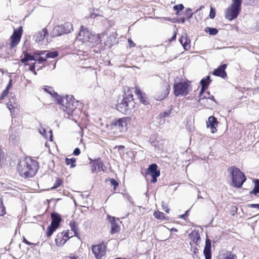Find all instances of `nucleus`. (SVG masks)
Segmentation results:
<instances>
[{
	"label": "nucleus",
	"instance_id": "nucleus-1",
	"mask_svg": "<svg viewBox=\"0 0 259 259\" xmlns=\"http://www.w3.org/2000/svg\"><path fill=\"white\" fill-rule=\"evenodd\" d=\"M44 90L56 98L58 103L61 105L62 110L66 112L68 118L76 122L77 118L79 114L81 113V111L79 109L76 108L78 102L75 100L73 96H59L50 87L45 88Z\"/></svg>",
	"mask_w": 259,
	"mask_h": 259
},
{
	"label": "nucleus",
	"instance_id": "nucleus-2",
	"mask_svg": "<svg viewBox=\"0 0 259 259\" xmlns=\"http://www.w3.org/2000/svg\"><path fill=\"white\" fill-rule=\"evenodd\" d=\"M37 169V162L30 158H26L23 161H21L18 166V170L20 175L24 178L33 177L35 175Z\"/></svg>",
	"mask_w": 259,
	"mask_h": 259
},
{
	"label": "nucleus",
	"instance_id": "nucleus-3",
	"mask_svg": "<svg viewBox=\"0 0 259 259\" xmlns=\"http://www.w3.org/2000/svg\"><path fill=\"white\" fill-rule=\"evenodd\" d=\"M228 171L231 177V185L235 188H241L246 179L244 174L236 166L229 167Z\"/></svg>",
	"mask_w": 259,
	"mask_h": 259
},
{
	"label": "nucleus",
	"instance_id": "nucleus-4",
	"mask_svg": "<svg viewBox=\"0 0 259 259\" xmlns=\"http://www.w3.org/2000/svg\"><path fill=\"white\" fill-rule=\"evenodd\" d=\"M129 121L128 117H123L113 120L110 125L112 132L119 136L122 133L125 132L127 129V125Z\"/></svg>",
	"mask_w": 259,
	"mask_h": 259
},
{
	"label": "nucleus",
	"instance_id": "nucleus-5",
	"mask_svg": "<svg viewBox=\"0 0 259 259\" xmlns=\"http://www.w3.org/2000/svg\"><path fill=\"white\" fill-rule=\"evenodd\" d=\"M133 104V95L127 91L123 95L122 99L116 105L117 109L123 114H126L130 109V106Z\"/></svg>",
	"mask_w": 259,
	"mask_h": 259
},
{
	"label": "nucleus",
	"instance_id": "nucleus-6",
	"mask_svg": "<svg viewBox=\"0 0 259 259\" xmlns=\"http://www.w3.org/2000/svg\"><path fill=\"white\" fill-rule=\"evenodd\" d=\"M241 0H232V4L225 11V18L229 21L236 18L241 11Z\"/></svg>",
	"mask_w": 259,
	"mask_h": 259
},
{
	"label": "nucleus",
	"instance_id": "nucleus-7",
	"mask_svg": "<svg viewBox=\"0 0 259 259\" xmlns=\"http://www.w3.org/2000/svg\"><path fill=\"white\" fill-rule=\"evenodd\" d=\"M105 36V34H101V35L98 34L93 35L88 30L84 28L83 26H81V30L78 35L79 39L83 42H93L94 39H97L98 41L100 43L102 42Z\"/></svg>",
	"mask_w": 259,
	"mask_h": 259
},
{
	"label": "nucleus",
	"instance_id": "nucleus-8",
	"mask_svg": "<svg viewBox=\"0 0 259 259\" xmlns=\"http://www.w3.org/2000/svg\"><path fill=\"white\" fill-rule=\"evenodd\" d=\"M52 222L47 229L46 234L48 237H50L53 232L59 227L62 221L61 215L57 212H53L51 214Z\"/></svg>",
	"mask_w": 259,
	"mask_h": 259
},
{
	"label": "nucleus",
	"instance_id": "nucleus-9",
	"mask_svg": "<svg viewBox=\"0 0 259 259\" xmlns=\"http://www.w3.org/2000/svg\"><path fill=\"white\" fill-rule=\"evenodd\" d=\"M189 84L185 81L175 83L174 85V94L176 96H186L188 94Z\"/></svg>",
	"mask_w": 259,
	"mask_h": 259
},
{
	"label": "nucleus",
	"instance_id": "nucleus-10",
	"mask_svg": "<svg viewBox=\"0 0 259 259\" xmlns=\"http://www.w3.org/2000/svg\"><path fill=\"white\" fill-rule=\"evenodd\" d=\"M157 164L153 163L149 166L146 171V175L152 177L151 182L153 183L157 182V178L160 176V171L157 169Z\"/></svg>",
	"mask_w": 259,
	"mask_h": 259
},
{
	"label": "nucleus",
	"instance_id": "nucleus-11",
	"mask_svg": "<svg viewBox=\"0 0 259 259\" xmlns=\"http://www.w3.org/2000/svg\"><path fill=\"white\" fill-rule=\"evenodd\" d=\"M92 251L97 259H100L105 254L106 246L103 243L93 245Z\"/></svg>",
	"mask_w": 259,
	"mask_h": 259
},
{
	"label": "nucleus",
	"instance_id": "nucleus-12",
	"mask_svg": "<svg viewBox=\"0 0 259 259\" xmlns=\"http://www.w3.org/2000/svg\"><path fill=\"white\" fill-rule=\"evenodd\" d=\"M22 28L21 27L14 31L13 35L11 37V48L15 47L20 42L22 35Z\"/></svg>",
	"mask_w": 259,
	"mask_h": 259
},
{
	"label": "nucleus",
	"instance_id": "nucleus-13",
	"mask_svg": "<svg viewBox=\"0 0 259 259\" xmlns=\"http://www.w3.org/2000/svg\"><path fill=\"white\" fill-rule=\"evenodd\" d=\"M10 96L11 97L9 98V101L7 103V106L10 111L12 116L14 117L15 113H17V112L18 105L16 103V99L12 94H11Z\"/></svg>",
	"mask_w": 259,
	"mask_h": 259
},
{
	"label": "nucleus",
	"instance_id": "nucleus-14",
	"mask_svg": "<svg viewBox=\"0 0 259 259\" xmlns=\"http://www.w3.org/2000/svg\"><path fill=\"white\" fill-rule=\"evenodd\" d=\"M68 234H65L64 232L58 233L55 239L56 245L59 246L64 245L68 240Z\"/></svg>",
	"mask_w": 259,
	"mask_h": 259
},
{
	"label": "nucleus",
	"instance_id": "nucleus-15",
	"mask_svg": "<svg viewBox=\"0 0 259 259\" xmlns=\"http://www.w3.org/2000/svg\"><path fill=\"white\" fill-rule=\"evenodd\" d=\"M104 165L102 161L99 159L94 160L92 165V172H98L101 171H104Z\"/></svg>",
	"mask_w": 259,
	"mask_h": 259
},
{
	"label": "nucleus",
	"instance_id": "nucleus-16",
	"mask_svg": "<svg viewBox=\"0 0 259 259\" xmlns=\"http://www.w3.org/2000/svg\"><path fill=\"white\" fill-rule=\"evenodd\" d=\"M227 68V64H224L220 65L217 69H215L212 74L225 78L227 76V73L225 70Z\"/></svg>",
	"mask_w": 259,
	"mask_h": 259
},
{
	"label": "nucleus",
	"instance_id": "nucleus-17",
	"mask_svg": "<svg viewBox=\"0 0 259 259\" xmlns=\"http://www.w3.org/2000/svg\"><path fill=\"white\" fill-rule=\"evenodd\" d=\"M71 230H67L65 234H68V239L73 236H77L78 235V226L73 221L70 222L69 224Z\"/></svg>",
	"mask_w": 259,
	"mask_h": 259
},
{
	"label": "nucleus",
	"instance_id": "nucleus-18",
	"mask_svg": "<svg viewBox=\"0 0 259 259\" xmlns=\"http://www.w3.org/2000/svg\"><path fill=\"white\" fill-rule=\"evenodd\" d=\"M108 218H109V221L111 225V233L112 234H114L118 232L120 230V227L116 223L117 220L118 221V219H116L114 217H110L109 215H108Z\"/></svg>",
	"mask_w": 259,
	"mask_h": 259
},
{
	"label": "nucleus",
	"instance_id": "nucleus-19",
	"mask_svg": "<svg viewBox=\"0 0 259 259\" xmlns=\"http://www.w3.org/2000/svg\"><path fill=\"white\" fill-rule=\"evenodd\" d=\"M206 124L207 126L210 128L212 133H214L217 131L216 126H218V122L214 116H210Z\"/></svg>",
	"mask_w": 259,
	"mask_h": 259
},
{
	"label": "nucleus",
	"instance_id": "nucleus-20",
	"mask_svg": "<svg viewBox=\"0 0 259 259\" xmlns=\"http://www.w3.org/2000/svg\"><path fill=\"white\" fill-rule=\"evenodd\" d=\"M237 256L232 252L227 250L222 251L217 259H236Z\"/></svg>",
	"mask_w": 259,
	"mask_h": 259
},
{
	"label": "nucleus",
	"instance_id": "nucleus-21",
	"mask_svg": "<svg viewBox=\"0 0 259 259\" xmlns=\"http://www.w3.org/2000/svg\"><path fill=\"white\" fill-rule=\"evenodd\" d=\"M189 237L195 244H199L201 238L198 231H192L189 234Z\"/></svg>",
	"mask_w": 259,
	"mask_h": 259
},
{
	"label": "nucleus",
	"instance_id": "nucleus-22",
	"mask_svg": "<svg viewBox=\"0 0 259 259\" xmlns=\"http://www.w3.org/2000/svg\"><path fill=\"white\" fill-rule=\"evenodd\" d=\"M211 240L207 238L205 241V244L203 251L205 257L211 256Z\"/></svg>",
	"mask_w": 259,
	"mask_h": 259
},
{
	"label": "nucleus",
	"instance_id": "nucleus-23",
	"mask_svg": "<svg viewBox=\"0 0 259 259\" xmlns=\"http://www.w3.org/2000/svg\"><path fill=\"white\" fill-rule=\"evenodd\" d=\"M48 34L47 29L44 28L41 31L37 32L35 34V41L37 42H40L44 40L46 35Z\"/></svg>",
	"mask_w": 259,
	"mask_h": 259
},
{
	"label": "nucleus",
	"instance_id": "nucleus-24",
	"mask_svg": "<svg viewBox=\"0 0 259 259\" xmlns=\"http://www.w3.org/2000/svg\"><path fill=\"white\" fill-rule=\"evenodd\" d=\"M208 100H211L212 101H214L215 103H217V102L215 100L214 97L213 96H211L210 97H209V96L207 97L206 95L204 96L203 97H201V98H200L199 99L198 102L199 104H200L201 105H203L204 106H205L207 108H209V106L208 104H206L205 103V101L206 102H208Z\"/></svg>",
	"mask_w": 259,
	"mask_h": 259
},
{
	"label": "nucleus",
	"instance_id": "nucleus-25",
	"mask_svg": "<svg viewBox=\"0 0 259 259\" xmlns=\"http://www.w3.org/2000/svg\"><path fill=\"white\" fill-rule=\"evenodd\" d=\"M180 42L185 50H188L190 49L191 41L190 39L187 37V35L185 36H182L181 38L180 39Z\"/></svg>",
	"mask_w": 259,
	"mask_h": 259
},
{
	"label": "nucleus",
	"instance_id": "nucleus-26",
	"mask_svg": "<svg viewBox=\"0 0 259 259\" xmlns=\"http://www.w3.org/2000/svg\"><path fill=\"white\" fill-rule=\"evenodd\" d=\"M63 31L62 25L56 26L51 32V35L53 37L59 36L64 33Z\"/></svg>",
	"mask_w": 259,
	"mask_h": 259
},
{
	"label": "nucleus",
	"instance_id": "nucleus-27",
	"mask_svg": "<svg viewBox=\"0 0 259 259\" xmlns=\"http://www.w3.org/2000/svg\"><path fill=\"white\" fill-rule=\"evenodd\" d=\"M36 59V57L35 56L34 54L31 55V54L25 53L24 54V57L21 59V62L22 63H25V65H28L27 63H26L27 62L30 60H34Z\"/></svg>",
	"mask_w": 259,
	"mask_h": 259
},
{
	"label": "nucleus",
	"instance_id": "nucleus-28",
	"mask_svg": "<svg viewBox=\"0 0 259 259\" xmlns=\"http://www.w3.org/2000/svg\"><path fill=\"white\" fill-rule=\"evenodd\" d=\"M64 33H68L73 30V25L70 22H66L62 25Z\"/></svg>",
	"mask_w": 259,
	"mask_h": 259
},
{
	"label": "nucleus",
	"instance_id": "nucleus-29",
	"mask_svg": "<svg viewBox=\"0 0 259 259\" xmlns=\"http://www.w3.org/2000/svg\"><path fill=\"white\" fill-rule=\"evenodd\" d=\"M115 41L116 36L114 35V34H112L108 37L106 42H105V44L107 47L110 48L113 44V43L115 42Z\"/></svg>",
	"mask_w": 259,
	"mask_h": 259
},
{
	"label": "nucleus",
	"instance_id": "nucleus-30",
	"mask_svg": "<svg viewBox=\"0 0 259 259\" xmlns=\"http://www.w3.org/2000/svg\"><path fill=\"white\" fill-rule=\"evenodd\" d=\"M254 187L252 190L250 191V194H256L259 193V180L255 179L253 181Z\"/></svg>",
	"mask_w": 259,
	"mask_h": 259
},
{
	"label": "nucleus",
	"instance_id": "nucleus-31",
	"mask_svg": "<svg viewBox=\"0 0 259 259\" xmlns=\"http://www.w3.org/2000/svg\"><path fill=\"white\" fill-rule=\"evenodd\" d=\"M76 159L74 158H65V163L67 165H70V167L73 168L75 166Z\"/></svg>",
	"mask_w": 259,
	"mask_h": 259
},
{
	"label": "nucleus",
	"instance_id": "nucleus-32",
	"mask_svg": "<svg viewBox=\"0 0 259 259\" xmlns=\"http://www.w3.org/2000/svg\"><path fill=\"white\" fill-rule=\"evenodd\" d=\"M205 31L208 32L210 35H214L218 33V30L215 28L207 27L205 28Z\"/></svg>",
	"mask_w": 259,
	"mask_h": 259
},
{
	"label": "nucleus",
	"instance_id": "nucleus-33",
	"mask_svg": "<svg viewBox=\"0 0 259 259\" xmlns=\"http://www.w3.org/2000/svg\"><path fill=\"white\" fill-rule=\"evenodd\" d=\"M58 55L57 51L49 52L47 51L46 54V58H54Z\"/></svg>",
	"mask_w": 259,
	"mask_h": 259
},
{
	"label": "nucleus",
	"instance_id": "nucleus-34",
	"mask_svg": "<svg viewBox=\"0 0 259 259\" xmlns=\"http://www.w3.org/2000/svg\"><path fill=\"white\" fill-rule=\"evenodd\" d=\"M211 80L210 79V76H207L206 78H203L201 79L200 81L201 85L202 86V85H206V87L207 88V87L209 85V83L210 82Z\"/></svg>",
	"mask_w": 259,
	"mask_h": 259
},
{
	"label": "nucleus",
	"instance_id": "nucleus-35",
	"mask_svg": "<svg viewBox=\"0 0 259 259\" xmlns=\"http://www.w3.org/2000/svg\"><path fill=\"white\" fill-rule=\"evenodd\" d=\"M155 218L157 219H164V214L163 212L160 211H155L153 214Z\"/></svg>",
	"mask_w": 259,
	"mask_h": 259
},
{
	"label": "nucleus",
	"instance_id": "nucleus-36",
	"mask_svg": "<svg viewBox=\"0 0 259 259\" xmlns=\"http://www.w3.org/2000/svg\"><path fill=\"white\" fill-rule=\"evenodd\" d=\"M6 213L5 207L4 206L2 197L0 196V216H3Z\"/></svg>",
	"mask_w": 259,
	"mask_h": 259
},
{
	"label": "nucleus",
	"instance_id": "nucleus-37",
	"mask_svg": "<svg viewBox=\"0 0 259 259\" xmlns=\"http://www.w3.org/2000/svg\"><path fill=\"white\" fill-rule=\"evenodd\" d=\"M38 132L42 136H43L46 139H48V137L47 135H46V131L45 128L41 126H40L38 129Z\"/></svg>",
	"mask_w": 259,
	"mask_h": 259
},
{
	"label": "nucleus",
	"instance_id": "nucleus-38",
	"mask_svg": "<svg viewBox=\"0 0 259 259\" xmlns=\"http://www.w3.org/2000/svg\"><path fill=\"white\" fill-rule=\"evenodd\" d=\"M35 61L37 62L38 63L43 64L47 61V58L46 57L45 58L43 57L42 56L37 57H36V59Z\"/></svg>",
	"mask_w": 259,
	"mask_h": 259
},
{
	"label": "nucleus",
	"instance_id": "nucleus-39",
	"mask_svg": "<svg viewBox=\"0 0 259 259\" xmlns=\"http://www.w3.org/2000/svg\"><path fill=\"white\" fill-rule=\"evenodd\" d=\"M47 52V51L37 50V51L34 52V54L35 57H37L42 56L43 55H45Z\"/></svg>",
	"mask_w": 259,
	"mask_h": 259
},
{
	"label": "nucleus",
	"instance_id": "nucleus-40",
	"mask_svg": "<svg viewBox=\"0 0 259 259\" xmlns=\"http://www.w3.org/2000/svg\"><path fill=\"white\" fill-rule=\"evenodd\" d=\"M62 181L60 179L57 178L54 185V186L52 187L51 189H54L59 187L62 184Z\"/></svg>",
	"mask_w": 259,
	"mask_h": 259
},
{
	"label": "nucleus",
	"instance_id": "nucleus-41",
	"mask_svg": "<svg viewBox=\"0 0 259 259\" xmlns=\"http://www.w3.org/2000/svg\"><path fill=\"white\" fill-rule=\"evenodd\" d=\"M170 89V85H167L166 86V90L165 91V93H164V96L163 97L161 98L160 99H159V100H161V99H163V98H165L166 96H168V95L169 94V90Z\"/></svg>",
	"mask_w": 259,
	"mask_h": 259
},
{
	"label": "nucleus",
	"instance_id": "nucleus-42",
	"mask_svg": "<svg viewBox=\"0 0 259 259\" xmlns=\"http://www.w3.org/2000/svg\"><path fill=\"white\" fill-rule=\"evenodd\" d=\"M170 113H171L170 110L166 111L164 112L163 113H160L159 114V117L160 118H164L165 117H167L169 116V115L170 114Z\"/></svg>",
	"mask_w": 259,
	"mask_h": 259
},
{
	"label": "nucleus",
	"instance_id": "nucleus-43",
	"mask_svg": "<svg viewBox=\"0 0 259 259\" xmlns=\"http://www.w3.org/2000/svg\"><path fill=\"white\" fill-rule=\"evenodd\" d=\"M9 92L7 90H4L1 94L0 96V101L3 100L8 95Z\"/></svg>",
	"mask_w": 259,
	"mask_h": 259
},
{
	"label": "nucleus",
	"instance_id": "nucleus-44",
	"mask_svg": "<svg viewBox=\"0 0 259 259\" xmlns=\"http://www.w3.org/2000/svg\"><path fill=\"white\" fill-rule=\"evenodd\" d=\"M215 10L212 7H211L209 16L210 19H213L215 17Z\"/></svg>",
	"mask_w": 259,
	"mask_h": 259
},
{
	"label": "nucleus",
	"instance_id": "nucleus-45",
	"mask_svg": "<svg viewBox=\"0 0 259 259\" xmlns=\"http://www.w3.org/2000/svg\"><path fill=\"white\" fill-rule=\"evenodd\" d=\"M135 93L138 96L139 98H141V99H142V94L140 89L136 87L135 89Z\"/></svg>",
	"mask_w": 259,
	"mask_h": 259
},
{
	"label": "nucleus",
	"instance_id": "nucleus-46",
	"mask_svg": "<svg viewBox=\"0 0 259 259\" xmlns=\"http://www.w3.org/2000/svg\"><path fill=\"white\" fill-rule=\"evenodd\" d=\"M184 6L182 4H179V5H175L174 7V9L175 10L181 11V10H182L184 9Z\"/></svg>",
	"mask_w": 259,
	"mask_h": 259
},
{
	"label": "nucleus",
	"instance_id": "nucleus-47",
	"mask_svg": "<svg viewBox=\"0 0 259 259\" xmlns=\"http://www.w3.org/2000/svg\"><path fill=\"white\" fill-rule=\"evenodd\" d=\"M162 207L163 208V209L167 213H169V208H168L167 205L166 203L162 202Z\"/></svg>",
	"mask_w": 259,
	"mask_h": 259
},
{
	"label": "nucleus",
	"instance_id": "nucleus-48",
	"mask_svg": "<svg viewBox=\"0 0 259 259\" xmlns=\"http://www.w3.org/2000/svg\"><path fill=\"white\" fill-rule=\"evenodd\" d=\"M207 88L206 87V85H202V86H201V91L200 92V93H199V96H200V98H201V97H203L204 96H203V93L205 91V89H206Z\"/></svg>",
	"mask_w": 259,
	"mask_h": 259
},
{
	"label": "nucleus",
	"instance_id": "nucleus-49",
	"mask_svg": "<svg viewBox=\"0 0 259 259\" xmlns=\"http://www.w3.org/2000/svg\"><path fill=\"white\" fill-rule=\"evenodd\" d=\"M0 52L2 53H9V52L7 51V47H5V46H1L0 45Z\"/></svg>",
	"mask_w": 259,
	"mask_h": 259
},
{
	"label": "nucleus",
	"instance_id": "nucleus-50",
	"mask_svg": "<svg viewBox=\"0 0 259 259\" xmlns=\"http://www.w3.org/2000/svg\"><path fill=\"white\" fill-rule=\"evenodd\" d=\"M110 182L111 184L113 185L114 187V188H115L118 185V183L117 182V181L113 179H111L110 180Z\"/></svg>",
	"mask_w": 259,
	"mask_h": 259
},
{
	"label": "nucleus",
	"instance_id": "nucleus-51",
	"mask_svg": "<svg viewBox=\"0 0 259 259\" xmlns=\"http://www.w3.org/2000/svg\"><path fill=\"white\" fill-rule=\"evenodd\" d=\"M191 12V9H188L186 10V15L187 16L188 19H190L192 16V13Z\"/></svg>",
	"mask_w": 259,
	"mask_h": 259
},
{
	"label": "nucleus",
	"instance_id": "nucleus-52",
	"mask_svg": "<svg viewBox=\"0 0 259 259\" xmlns=\"http://www.w3.org/2000/svg\"><path fill=\"white\" fill-rule=\"evenodd\" d=\"M80 150L78 148H75L73 152V154L75 156L79 155L80 154Z\"/></svg>",
	"mask_w": 259,
	"mask_h": 259
},
{
	"label": "nucleus",
	"instance_id": "nucleus-53",
	"mask_svg": "<svg viewBox=\"0 0 259 259\" xmlns=\"http://www.w3.org/2000/svg\"><path fill=\"white\" fill-rule=\"evenodd\" d=\"M12 88V80L10 79L8 84L7 85L5 90H7L9 92L10 89Z\"/></svg>",
	"mask_w": 259,
	"mask_h": 259
},
{
	"label": "nucleus",
	"instance_id": "nucleus-54",
	"mask_svg": "<svg viewBox=\"0 0 259 259\" xmlns=\"http://www.w3.org/2000/svg\"><path fill=\"white\" fill-rule=\"evenodd\" d=\"M35 63H34L33 65H31L29 67V69L30 71L34 72L35 74H36V73L35 72Z\"/></svg>",
	"mask_w": 259,
	"mask_h": 259
},
{
	"label": "nucleus",
	"instance_id": "nucleus-55",
	"mask_svg": "<svg viewBox=\"0 0 259 259\" xmlns=\"http://www.w3.org/2000/svg\"><path fill=\"white\" fill-rule=\"evenodd\" d=\"M8 56H9V53H2L1 52H0V57H2V58H7L8 57Z\"/></svg>",
	"mask_w": 259,
	"mask_h": 259
},
{
	"label": "nucleus",
	"instance_id": "nucleus-56",
	"mask_svg": "<svg viewBox=\"0 0 259 259\" xmlns=\"http://www.w3.org/2000/svg\"><path fill=\"white\" fill-rule=\"evenodd\" d=\"M249 206L252 208H257L259 209V204H251L249 205Z\"/></svg>",
	"mask_w": 259,
	"mask_h": 259
},
{
	"label": "nucleus",
	"instance_id": "nucleus-57",
	"mask_svg": "<svg viewBox=\"0 0 259 259\" xmlns=\"http://www.w3.org/2000/svg\"><path fill=\"white\" fill-rule=\"evenodd\" d=\"M139 99H140L141 102H142L144 104L147 105L148 104V101L146 99H145L143 97H142V101L141 98H139Z\"/></svg>",
	"mask_w": 259,
	"mask_h": 259
},
{
	"label": "nucleus",
	"instance_id": "nucleus-58",
	"mask_svg": "<svg viewBox=\"0 0 259 259\" xmlns=\"http://www.w3.org/2000/svg\"><path fill=\"white\" fill-rule=\"evenodd\" d=\"M177 22L178 23H184L185 22V18H181L177 20Z\"/></svg>",
	"mask_w": 259,
	"mask_h": 259
},
{
	"label": "nucleus",
	"instance_id": "nucleus-59",
	"mask_svg": "<svg viewBox=\"0 0 259 259\" xmlns=\"http://www.w3.org/2000/svg\"><path fill=\"white\" fill-rule=\"evenodd\" d=\"M128 42L129 43V45L131 47H133L135 46V44L134 43V42L131 39H128Z\"/></svg>",
	"mask_w": 259,
	"mask_h": 259
},
{
	"label": "nucleus",
	"instance_id": "nucleus-60",
	"mask_svg": "<svg viewBox=\"0 0 259 259\" xmlns=\"http://www.w3.org/2000/svg\"><path fill=\"white\" fill-rule=\"evenodd\" d=\"M188 212V210L186 211V212L185 214H182L180 215V218L181 219H185V217L187 215V213Z\"/></svg>",
	"mask_w": 259,
	"mask_h": 259
},
{
	"label": "nucleus",
	"instance_id": "nucleus-61",
	"mask_svg": "<svg viewBox=\"0 0 259 259\" xmlns=\"http://www.w3.org/2000/svg\"><path fill=\"white\" fill-rule=\"evenodd\" d=\"M23 242H24L25 244H27V245H30L32 244L31 243L29 242V241H28L25 238H23Z\"/></svg>",
	"mask_w": 259,
	"mask_h": 259
},
{
	"label": "nucleus",
	"instance_id": "nucleus-62",
	"mask_svg": "<svg viewBox=\"0 0 259 259\" xmlns=\"http://www.w3.org/2000/svg\"><path fill=\"white\" fill-rule=\"evenodd\" d=\"M50 141H52V131L50 130Z\"/></svg>",
	"mask_w": 259,
	"mask_h": 259
},
{
	"label": "nucleus",
	"instance_id": "nucleus-63",
	"mask_svg": "<svg viewBox=\"0 0 259 259\" xmlns=\"http://www.w3.org/2000/svg\"><path fill=\"white\" fill-rule=\"evenodd\" d=\"M176 33H175L174 34V35L172 36V38H171V41L172 40H174L175 39H176Z\"/></svg>",
	"mask_w": 259,
	"mask_h": 259
},
{
	"label": "nucleus",
	"instance_id": "nucleus-64",
	"mask_svg": "<svg viewBox=\"0 0 259 259\" xmlns=\"http://www.w3.org/2000/svg\"><path fill=\"white\" fill-rule=\"evenodd\" d=\"M170 231H172V232H177L178 231V230L176 229V228H172L170 229Z\"/></svg>",
	"mask_w": 259,
	"mask_h": 259
}]
</instances>
